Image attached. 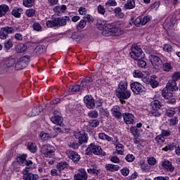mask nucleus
<instances>
[{"label": "nucleus", "mask_w": 180, "mask_h": 180, "mask_svg": "<svg viewBox=\"0 0 180 180\" xmlns=\"http://www.w3.org/2000/svg\"><path fill=\"white\" fill-rule=\"evenodd\" d=\"M79 91L81 92H82V91H84V88L82 86H81V83L80 85H75L72 86V87L69 88L68 89V92H79Z\"/></svg>", "instance_id": "28"}, {"label": "nucleus", "mask_w": 180, "mask_h": 180, "mask_svg": "<svg viewBox=\"0 0 180 180\" xmlns=\"http://www.w3.org/2000/svg\"><path fill=\"white\" fill-rule=\"evenodd\" d=\"M67 167H68V164H67V162H61L57 165V169H58V171H63V169H65Z\"/></svg>", "instance_id": "39"}, {"label": "nucleus", "mask_w": 180, "mask_h": 180, "mask_svg": "<svg viewBox=\"0 0 180 180\" xmlns=\"http://www.w3.org/2000/svg\"><path fill=\"white\" fill-rule=\"evenodd\" d=\"M16 29L12 27H5L0 29V39L1 40H6L8 38V35L12 33H15Z\"/></svg>", "instance_id": "8"}, {"label": "nucleus", "mask_w": 180, "mask_h": 180, "mask_svg": "<svg viewBox=\"0 0 180 180\" xmlns=\"http://www.w3.org/2000/svg\"><path fill=\"white\" fill-rule=\"evenodd\" d=\"M70 20V17L58 18L55 20H48L46 22L47 27H56V26H65L67 21Z\"/></svg>", "instance_id": "2"}, {"label": "nucleus", "mask_w": 180, "mask_h": 180, "mask_svg": "<svg viewBox=\"0 0 180 180\" xmlns=\"http://www.w3.org/2000/svg\"><path fill=\"white\" fill-rule=\"evenodd\" d=\"M84 102L89 109H94L95 108V100H94L92 96H84Z\"/></svg>", "instance_id": "15"}, {"label": "nucleus", "mask_w": 180, "mask_h": 180, "mask_svg": "<svg viewBox=\"0 0 180 180\" xmlns=\"http://www.w3.org/2000/svg\"><path fill=\"white\" fill-rule=\"evenodd\" d=\"M164 51H167V53H171L172 51V46L169 44H165L163 46Z\"/></svg>", "instance_id": "59"}, {"label": "nucleus", "mask_w": 180, "mask_h": 180, "mask_svg": "<svg viewBox=\"0 0 180 180\" xmlns=\"http://www.w3.org/2000/svg\"><path fill=\"white\" fill-rule=\"evenodd\" d=\"M88 116H89V117L96 119V117L99 116V114L98 113V111L94 110V111H90L88 113Z\"/></svg>", "instance_id": "52"}, {"label": "nucleus", "mask_w": 180, "mask_h": 180, "mask_svg": "<svg viewBox=\"0 0 180 180\" xmlns=\"http://www.w3.org/2000/svg\"><path fill=\"white\" fill-rule=\"evenodd\" d=\"M55 151L56 148L49 144L43 145L40 149V152L46 158H53Z\"/></svg>", "instance_id": "4"}, {"label": "nucleus", "mask_w": 180, "mask_h": 180, "mask_svg": "<svg viewBox=\"0 0 180 180\" xmlns=\"http://www.w3.org/2000/svg\"><path fill=\"white\" fill-rule=\"evenodd\" d=\"M131 52L129 53V56L134 60H139L141 57V54H143V50L141 48H139L137 45L133 44L131 48Z\"/></svg>", "instance_id": "7"}, {"label": "nucleus", "mask_w": 180, "mask_h": 180, "mask_svg": "<svg viewBox=\"0 0 180 180\" xmlns=\"http://www.w3.org/2000/svg\"><path fill=\"white\" fill-rule=\"evenodd\" d=\"M126 161L127 162H133L134 160H136V158L132 154H128L125 158Z\"/></svg>", "instance_id": "53"}, {"label": "nucleus", "mask_w": 180, "mask_h": 180, "mask_svg": "<svg viewBox=\"0 0 180 180\" xmlns=\"http://www.w3.org/2000/svg\"><path fill=\"white\" fill-rule=\"evenodd\" d=\"M68 146L70 148H74L75 150H77V148H79V143L78 142L74 141H71L69 143H68Z\"/></svg>", "instance_id": "43"}, {"label": "nucleus", "mask_w": 180, "mask_h": 180, "mask_svg": "<svg viewBox=\"0 0 180 180\" xmlns=\"http://www.w3.org/2000/svg\"><path fill=\"white\" fill-rule=\"evenodd\" d=\"M66 154L73 162H78L79 160H81V156L78 154V153L73 150H67Z\"/></svg>", "instance_id": "13"}, {"label": "nucleus", "mask_w": 180, "mask_h": 180, "mask_svg": "<svg viewBox=\"0 0 180 180\" xmlns=\"http://www.w3.org/2000/svg\"><path fill=\"white\" fill-rule=\"evenodd\" d=\"M22 4L26 8H32L34 5V0H23Z\"/></svg>", "instance_id": "38"}, {"label": "nucleus", "mask_w": 180, "mask_h": 180, "mask_svg": "<svg viewBox=\"0 0 180 180\" xmlns=\"http://www.w3.org/2000/svg\"><path fill=\"white\" fill-rule=\"evenodd\" d=\"M22 179L24 180H37L39 179V175L34 174L32 173L29 172V168L25 167V169L22 170Z\"/></svg>", "instance_id": "11"}, {"label": "nucleus", "mask_w": 180, "mask_h": 180, "mask_svg": "<svg viewBox=\"0 0 180 180\" xmlns=\"http://www.w3.org/2000/svg\"><path fill=\"white\" fill-rule=\"evenodd\" d=\"M75 180H87L88 176L86 174V171L85 169H80L78 170V172L75 175Z\"/></svg>", "instance_id": "16"}, {"label": "nucleus", "mask_w": 180, "mask_h": 180, "mask_svg": "<svg viewBox=\"0 0 180 180\" xmlns=\"http://www.w3.org/2000/svg\"><path fill=\"white\" fill-rule=\"evenodd\" d=\"M22 12H23V9L22 8H14L12 11V15L15 16V18H20Z\"/></svg>", "instance_id": "36"}, {"label": "nucleus", "mask_w": 180, "mask_h": 180, "mask_svg": "<svg viewBox=\"0 0 180 180\" xmlns=\"http://www.w3.org/2000/svg\"><path fill=\"white\" fill-rule=\"evenodd\" d=\"M39 137L41 140H42L43 141H47V140H49V139H51L53 136L49 133L41 131L39 134Z\"/></svg>", "instance_id": "29"}, {"label": "nucleus", "mask_w": 180, "mask_h": 180, "mask_svg": "<svg viewBox=\"0 0 180 180\" xmlns=\"http://www.w3.org/2000/svg\"><path fill=\"white\" fill-rule=\"evenodd\" d=\"M117 5V3L116 2V0H108L105 3L106 6H116Z\"/></svg>", "instance_id": "58"}, {"label": "nucleus", "mask_w": 180, "mask_h": 180, "mask_svg": "<svg viewBox=\"0 0 180 180\" xmlns=\"http://www.w3.org/2000/svg\"><path fill=\"white\" fill-rule=\"evenodd\" d=\"M175 92L178 91V86H176V82L175 80H169L166 85V87L162 91V95L164 98L168 99V91Z\"/></svg>", "instance_id": "3"}, {"label": "nucleus", "mask_w": 180, "mask_h": 180, "mask_svg": "<svg viewBox=\"0 0 180 180\" xmlns=\"http://www.w3.org/2000/svg\"><path fill=\"white\" fill-rule=\"evenodd\" d=\"M26 155H22L17 158V161L18 162H19V164H22V165H27V167H29V165H32V164H33V162H32L31 160H26Z\"/></svg>", "instance_id": "21"}, {"label": "nucleus", "mask_w": 180, "mask_h": 180, "mask_svg": "<svg viewBox=\"0 0 180 180\" xmlns=\"http://www.w3.org/2000/svg\"><path fill=\"white\" fill-rule=\"evenodd\" d=\"M175 115V110L174 108L167 109L166 111V116L172 117Z\"/></svg>", "instance_id": "47"}, {"label": "nucleus", "mask_w": 180, "mask_h": 180, "mask_svg": "<svg viewBox=\"0 0 180 180\" xmlns=\"http://www.w3.org/2000/svg\"><path fill=\"white\" fill-rule=\"evenodd\" d=\"M131 89L134 94L139 95L146 91V88L139 82H134L131 84Z\"/></svg>", "instance_id": "9"}, {"label": "nucleus", "mask_w": 180, "mask_h": 180, "mask_svg": "<svg viewBox=\"0 0 180 180\" xmlns=\"http://www.w3.org/2000/svg\"><path fill=\"white\" fill-rule=\"evenodd\" d=\"M86 26V20H81L79 22L77 25V30H81L82 29H84Z\"/></svg>", "instance_id": "40"}, {"label": "nucleus", "mask_w": 180, "mask_h": 180, "mask_svg": "<svg viewBox=\"0 0 180 180\" xmlns=\"http://www.w3.org/2000/svg\"><path fill=\"white\" fill-rule=\"evenodd\" d=\"M15 58H8L7 60H6V63H4V67L6 68H11V67H13L15 65Z\"/></svg>", "instance_id": "34"}, {"label": "nucleus", "mask_w": 180, "mask_h": 180, "mask_svg": "<svg viewBox=\"0 0 180 180\" xmlns=\"http://www.w3.org/2000/svg\"><path fill=\"white\" fill-rule=\"evenodd\" d=\"M75 137L78 139L79 144H83V143H87L88 141V134L85 133L81 134V132H75Z\"/></svg>", "instance_id": "17"}, {"label": "nucleus", "mask_w": 180, "mask_h": 180, "mask_svg": "<svg viewBox=\"0 0 180 180\" xmlns=\"http://www.w3.org/2000/svg\"><path fill=\"white\" fill-rule=\"evenodd\" d=\"M132 20H134V25H135L136 27H140V26H142L141 18L138 17L135 20L133 18Z\"/></svg>", "instance_id": "46"}, {"label": "nucleus", "mask_w": 180, "mask_h": 180, "mask_svg": "<svg viewBox=\"0 0 180 180\" xmlns=\"http://www.w3.org/2000/svg\"><path fill=\"white\" fill-rule=\"evenodd\" d=\"M130 131L134 137H136V136H139V129H137V127H131L130 128Z\"/></svg>", "instance_id": "50"}, {"label": "nucleus", "mask_w": 180, "mask_h": 180, "mask_svg": "<svg viewBox=\"0 0 180 180\" xmlns=\"http://www.w3.org/2000/svg\"><path fill=\"white\" fill-rule=\"evenodd\" d=\"M15 50L18 53H25V51L27 50V46L23 44H19L17 45Z\"/></svg>", "instance_id": "31"}, {"label": "nucleus", "mask_w": 180, "mask_h": 180, "mask_svg": "<svg viewBox=\"0 0 180 180\" xmlns=\"http://www.w3.org/2000/svg\"><path fill=\"white\" fill-rule=\"evenodd\" d=\"M27 148L31 151V153H36L37 151V147L36 146V144L29 142L27 143Z\"/></svg>", "instance_id": "37"}, {"label": "nucleus", "mask_w": 180, "mask_h": 180, "mask_svg": "<svg viewBox=\"0 0 180 180\" xmlns=\"http://www.w3.org/2000/svg\"><path fill=\"white\" fill-rule=\"evenodd\" d=\"M89 174H93L94 175H101V169L96 166V165H93L87 169Z\"/></svg>", "instance_id": "23"}, {"label": "nucleus", "mask_w": 180, "mask_h": 180, "mask_svg": "<svg viewBox=\"0 0 180 180\" xmlns=\"http://www.w3.org/2000/svg\"><path fill=\"white\" fill-rule=\"evenodd\" d=\"M113 25L112 24H108L104 30L102 31L103 36L108 37L112 36Z\"/></svg>", "instance_id": "22"}, {"label": "nucleus", "mask_w": 180, "mask_h": 180, "mask_svg": "<svg viewBox=\"0 0 180 180\" xmlns=\"http://www.w3.org/2000/svg\"><path fill=\"white\" fill-rule=\"evenodd\" d=\"M121 172L124 176H127L130 173V170H129V168L124 167V169H122Z\"/></svg>", "instance_id": "62"}, {"label": "nucleus", "mask_w": 180, "mask_h": 180, "mask_svg": "<svg viewBox=\"0 0 180 180\" xmlns=\"http://www.w3.org/2000/svg\"><path fill=\"white\" fill-rule=\"evenodd\" d=\"M94 86V79L91 77L83 79L81 82V86L83 89H86V88H91Z\"/></svg>", "instance_id": "14"}, {"label": "nucleus", "mask_w": 180, "mask_h": 180, "mask_svg": "<svg viewBox=\"0 0 180 180\" xmlns=\"http://www.w3.org/2000/svg\"><path fill=\"white\" fill-rule=\"evenodd\" d=\"M115 147H116L117 154L123 155V153H124L123 151V148H124V146L122 143H117V141H116Z\"/></svg>", "instance_id": "32"}, {"label": "nucleus", "mask_w": 180, "mask_h": 180, "mask_svg": "<svg viewBox=\"0 0 180 180\" xmlns=\"http://www.w3.org/2000/svg\"><path fill=\"white\" fill-rule=\"evenodd\" d=\"M53 11L56 13L58 15H60V13H64L65 11H67V6L65 5H62V6H56L54 8Z\"/></svg>", "instance_id": "26"}, {"label": "nucleus", "mask_w": 180, "mask_h": 180, "mask_svg": "<svg viewBox=\"0 0 180 180\" xmlns=\"http://www.w3.org/2000/svg\"><path fill=\"white\" fill-rule=\"evenodd\" d=\"M115 94L117 98L121 101V103H126L125 101H127L131 96V93L127 89V82H120Z\"/></svg>", "instance_id": "1"}, {"label": "nucleus", "mask_w": 180, "mask_h": 180, "mask_svg": "<svg viewBox=\"0 0 180 180\" xmlns=\"http://www.w3.org/2000/svg\"><path fill=\"white\" fill-rule=\"evenodd\" d=\"M51 121L53 124L61 126V124H63V122H64V119L61 115H60V112L58 111H54L53 116L51 118Z\"/></svg>", "instance_id": "12"}, {"label": "nucleus", "mask_w": 180, "mask_h": 180, "mask_svg": "<svg viewBox=\"0 0 180 180\" xmlns=\"http://www.w3.org/2000/svg\"><path fill=\"white\" fill-rule=\"evenodd\" d=\"M150 61L152 64V65H154L155 67H160V65H162V60L159 57L150 55L149 56Z\"/></svg>", "instance_id": "18"}, {"label": "nucleus", "mask_w": 180, "mask_h": 180, "mask_svg": "<svg viewBox=\"0 0 180 180\" xmlns=\"http://www.w3.org/2000/svg\"><path fill=\"white\" fill-rule=\"evenodd\" d=\"M79 15H86V8L85 7H80L78 10Z\"/></svg>", "instance_id": "64"}, {"label": "nucleus", "mask_w": 180, "mask_h": 180, "mask_svg": "<svg viewBox=\"0 0 180 180\" xmlns=\"http://www.w3.org/2000/svg\"><path fill=\"white\" fill-rule=\"evenodd\" d=\"M124 34V31L120 27H115L112 25V36H122Z\"/></svg>", "instance_id": "27"}, {"label": "nucleus", "mask_w": 180, "mask_h": 180, "mask_svg": "<svg viewBox=\"0 0 180 180\" xmlns=\"http://www.w3.org/2000/svg\"><path fill=\"white\" fill-rule=\"evenodd\" d=\"M110 113L112 117H115V119H117V120H121L122 117H123V115L124 114L122 112L120 107L118 105L113 106L110 110Z\"/></svg>", "instance_id": "10"}, {"label": "nucleus", "mask_w": 180, "mask_h": 180, "mask_svg": "<svg viewBox=\"0 0 180 180\" xmlns=\"http://www.w3.org/2000/svg\"><path fill=\"white\" fill-rule=\"evenodd\" d=\"M108 26V23L106 22H98L97 27L99 30H105V27Z\"/></svg>", "instance_id": "45"}, {"label": "nucleus", "mask_w": 180, "mask_h": 180, "mask_svg": "<svg viewBox=\"0 0 180 180\" xmlns=\"http://www.w3.org/2000/svg\"><path fill=\"white\" fill-rule=\"evenodd\" d=\"M178 79H180V72L174 73L172 75V81H174L175 82H176V81H178Z\"/></svg>", "instance_id": "60"}, {"label": "nucleus", "mask_w": 180, "mask_h": 180, "mask_svg": "<svg viewBox=\"0 0 180 180\" xmlns=\"http://www.w3.org/2000/svg\"><path fill=\"white\" fill-rule=\"evenodd\" d=\"M30 60V56L21 57L15 63V70H16V71H19L20 70H23V68H26V67H27V64H29Z\"/></svg>", "instance_id": "5"}, {"label": "nucleus", "mask_w": 180, "mask_h": 180, "mask_svg": "<svg viewBox=\"0 0 180 180\" xmlns=\"http://www.w3.org/2000/svg\"><path fill=\"white\" fill-rule=\"evenodd\" d=\"M162 167L165 168V169L169 171V172H174V170L175 169V167L172 165V163L168 160L163 162Z\"/></svg>", "instance_id": "24"}, {"label": "nucleus", "mask_w": 180, "mask_h": 180, "mask_svg": "<svg viewBox=\"0 0 180 180\" xmlns=\"http://www.w3.org/2000/svg\"><path fill=\"white\" fill-rule=\"evenodd\" d=\"M43 105H38L34 108L32 111L28 114L30 117H34V116H39L41 112H43Z\"/></svg>", "instance_id": "20"}, {"label": "nucleus", "mask_w": 180, "mask_h": 180, "mask_svg": "<svg viewBox=\"0 0 180 180\" xmlns=\"http://www.w3.org/2000/svg\"><path fill=\"white\" fill-rule=\"evenodd\" d=\"M152 110H160L161 108V104L158 100H155L151 103Z\"/></svg>", "instance_id": "35"}, {"label": "nucleus", "mask_w": 180, "mask_h": 180, "mask_svg": "<svg viewBox=\"0 0 180 180\" xmlns=\"http://www.w3.org/2000/svg\"><path fill=\"white\" fill-rule=\"evenodd\" d=\"M162 70H163V71H165L166 72H169V71H171V70H172L171 63H166L163 64Z\"/></svg>", "instance_id": "44"}, {"label": "nucleus", "mask_w": 180, "mask_h": 180, "mask_svg": "<svg viewBox=\"0 0 180 180\" xmlns=\"http://www.w3.org/2000/svg\"><path fill=\"white\" fill-rule=\"evenodd\" d=\"M148 163L149 165H155V164H157V160L154 158H150L148 160Z\"/></svg>", "instance_id": "63"}, {"label": "nucleus", "mask_w": 180, "mask_h": 180, "mask_svg": "<svg viewBox=\"0 0 180 180\" xmlns=\"http://www.w3.org/2000/svg\"><path fill=\"white\" fill-rule=\"evenodd\" d=\"M86 154L91 155V154H95V155H101L102 154V148L100 146L91 143L86 149Z\"/></svg>", "instance_id": "6"}, {"label": "nucleus", "mask_w": 180, "mask_h": 180, "mask_svg": "<svg viewBox=\"0 0 180 180\" xmlns=\"http://www.w3.org/2000/svg\"><path fill=\"white\" fill-rule=\"evenodd\" d=\"M136 7V3L134 0H129L127 3L124 5V9H133V8Z\"/></svg>", "instance_id": "33"}, {"label": "nucleus", "mask_w": 180, "mask_h": 180, "mask_svg": "<svg viewBox=\"0 0 180 180\" xmlns=\"http://www.w3.org/2000/svg\"><path fill=\"white\" fill-rule=\"evenodd\" d=\"M150 113L154 117H160L161 116V112L160 110H151Z\"/></svg>", "instance_id": "49"}, {"label": "nucleus", "mask_w": 180, "mask_h": 180, "mask_svg": "<svg viewBox=\"0 0 180 180\" xmlns=\"http://www.w3.org/2000/svg\"><path fill=\"white\" fill-rule=\"evenodd\" d=\"M13 47V42H12V40L8 39L4 42V48H6V50H11Z\"/></svg>", "instance_id": "42"}, {"label": "nucleus", "mask_w": 180, "mask_h": 180, "mask_svg": "<svg viewBox=\"0 0 180 180\" xmlns=\"http://www.w3.org/2000/svg\"><path fill=\"white\" fill-rule=\"evenodd\" d=\"M138 65L140 68H145L147 66V63L141 59H138Z\"/></svg>", "instance_id": "54"}, {"label": "nucleus", "mask_w": 180, "mask_h": 180, "mask_svg": "<svg viewBox=\"0 0 180 180\" xmlns=\"http://www.w3.org/2000/svg\"><path fill=\"white\" fill-rule=\"evenodd\" d=\"M46 51V47L43 45H39L35 48V53L37 54H41V53H44Z\"/></svg>", "instance_id": "41"}, {"label": "nucleus", "mask_w": 180, "mask_h": 180, "mask_svg": "<svg viewBox=\"0 0 180 180\" xmlns=\"http://www.w3.org/2000/svg\"><path fill=\"white\" fill-rule=\"evenodd\" d=\"M35 12L36 11H34V9H28L26 11L25 14L27 15V16H28V18H32V16H34Z\"/></svg>", "instance_id": "57"}, {"label": "nucleus", "mask_w": 180, "mask_h": 180, "mask_svg": "<svg viewBox=\"0 0 180 180\" xmlns=\"http://www.w3.org/2000/svg\"><path fill=\"white\" fill-rule=\"evenodd\" d=\"M155 141H157L159 144H162V143L165 141V138H164L161 134L158 135L155 137Z\"/></svg>", "instance_id": "51"}, {"label": "nucleus", "mask_w": 180, "mask_h": 180, "mask_svg": "<svg viewBox=\"0 0 180 180\" xmlns=\"http://www.w3.org/2000/svg\"><path fill=\"white\" fill-rule=\"evenodd\" d=\"M150 86H152V88H157V86H158V82H157L154 79H151L150 80Z\"/></svg>", "instance_id": "61"}, {"label": "nucleus", "mask_w": 180, "mask_h": 180, "mask_svg": "<svg viewBox=\"0 0 180 180\" xmlns=\"http://www.w3.org/2000/svg\"><path fill=\"white\" fill-rule=\"evenodd\" d=\"M114 12L116 15H118L119 17L123 18L124 16V14L122 13V8L120 7H117L115 8Z\"/></svg>", "instance_id": "48"}, {"label": "nucleus", "mask_w": 180, "mask_h": 180, "mask_svg": "<svg viewBox=\"0 0 180 180\" xmlns=\"http://www.w3.org/2000/svg\"><path fill=\"white\" fill-rule=\"evenodd\" d=\"M122 117L126 124H133L134 123V116L132 114L125 112L123 114Z\"/></svg>", "instance_id": "19"}, {"label": "nucleus", "mask_w": 180, "mask_h": 180, "mask_svg": "<svg viewBox=\"0 0 180 180\" xmlns=\"http://www.w3.org/2000/svg\"><path fill=\"white\" fill-rule=\"evenodd\" d=\"M105 169L107 171H110V172H115V171H119V169H120V167L117 165L107 164L105 165Z\"/></svg>", "instance_id": "25"}, {"label": "nucleus", "mask_w": 180, "mask_h": 180, "mask_svg": "<svg viewBox=\"0 0 180 180\" xmlns=\"http://www.w3.org/2000/svg\"><path fill=\"white\" fill-rule=\"evenodd\" d=\"M9 11V7L7 5L3 4L0 6V18L6 15V13Z\"/></svg>", "instance_id": "30"}, {"label": "nucleus", "mask_w": 180, "mask_h": 180, "mask_svg": "<svg viewBox=\"0 0 180 180\" xmlns=\"http://www.w3.org/2000/svg\"><path fill=\"white\" fill-rule=\"evenodd\" d=\"M133 75L135 78H143V73L140 70H134Z\"/></svg>", "instance_id": "56"}, {"label": "nucleus", "mask_w": 180, "mask_h": 180, "mask_svg": "<svg viewBox=\"0 0 180 180\" xmlns=\"http://www.w3.org/2000/svg\"><path fill=\"white\" fill-rule=\"evenodd\" d=\"M91 127H98L99 126V121L98 120H94L89 121Z\"/></svg>", "instance_id": "55"}]
</instances>
